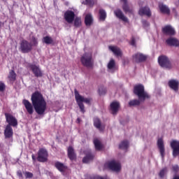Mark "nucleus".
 <instances>
[{
	"mask_svg": "<svg viewBox=\"0 0 179 179\" xmlns=\"http://www.w3.org/2000/svg\"><path fill=\"white\" fill-rule=\"evenodd\" d=\"M31 101L27 99H23L22 104L24 106L27 113H45L47 110V102L41 92L36 91L31 94Z\"/></svg>",
	"mask_w": 179,
	"mask_h": 179,
	"instance_id": "f257e3e1",
	"label": "nucleus"
},
{
	"mask_svg": "<svg viewBox=\"0 0 179 179\" xmlns=\"http://www.w3.org/2000/svg\"><path fill=\"white\" fill-rule=\"evenodd\" d=\"M134 93L138 97V101H145L146 99H150V96H149L147 92H145V87L143 85H136L134 87Z\"/></svg>",
	"mask_w": 179,
	"mask_h": 179,
	"instance_id": "f03ea898",
	"label": "nucleus"
},
{
	"mask_svg": "<svg viewBox=\"0 0 179 179\" xmlns=\"http://www.w3.org/2000/svg\"><path fill=\"white\" fill-rule=\"evenodd\" d=\"M74 95L76 101L80 109V111L85 113V105L83 103L89 104V103H90V99L85 98L83 96L79 94V92H78V90L76 89L74 90Z\"/></svg>",
	"mask_w": 179,
	"mask_h": 179,
	"instance_id": "7ed1b4c3",
	"label": "nucleus"
},
{
	"mask_svg": "<svg viewBox=\"0 0 179 179\" xmlns=\"http://www.w3.org/2000/svg\"><path fill=\"white\" fill-rule=\"evenodd\" d=\"M27 68L29 69V71H31L36 78H43V71L40 69V66L29 63Z\"/></svg>",
	"mask_w": 179,
	"mask_h": 179,
	"instance_id": "20e7f679",
	"label": "nucleus"
},
{
	"mask_svg": "<svg viewBox=\"0 0 179 179\" xmlns=\"http://www.w3.org/2000/svg\"><path fill=\"white\" fill-rule=\"evenodd\" d=\"M158 62L162 68H165L166 69H172L173 68L170 59L168 57H166V55H160V57H158Z\"/></svg>",
	"mask_w": 179,
	"mask_h": 179,
	"instance_id": "39448f33",
	"label": "nucleus"
},
{
	"mask_svg": "<svg viewBox=\"0 0 179 179\" xmlns=\"http://www.w3.org/2000/svg\"><path fill=\"white\" fill-rule=\"evenodd\" d=\"M32 50L31 43L27 40L24 39L20 42V51H21L22 54H29Z\"/></svg>",
	"mask_w": 179,
	"mask_h": 179,
	"instance_id": "423d86ee",
	"label": "nucleus"
},
{
	"mask_svg": "<svg viewBox=\"0 0 179 179\" xmlns=\"http://www.w3.org/2000/svg\"><path fill=\"white\" fill-rule=\"evenodd\" d=\"M106 166L112 170L113 171H120L122 169L121 163L120 162H116V160H110L106 163Z\"/></svg>",
	"mask_w": 179,
	"mask_h": 179,
	"instance_id": "0eeeda50",
	"label": "nucleus"
},
{
	"mask_svg": "<svg viewBox=\"0 0 179 179\" xmlns=\"http://www.w3.org/2000/svg\"><path fill=\"white\" fill-rule=\"evenodd\" d=\"M75 16V12L71 10H67L64 14V19L67 22V23L71 24V23H73Z\"/></svg>",
	"mask_w": 179,
	"mask_h": 179,
	"instance_id": "6e6552de",
	"label": "nucleus"
},
{
	"mask_svg": "<svg viewBox=\"0 0 179 179\" xmlns=\"http://www.w3.org/2000/svg\"><path fill=\"white\" fill-rule=\"evenodd\" d=\"M38 161L44 163V162H47L48 159V152L46 149H40L38 152Z\"/></svg>",
	"mask_w": 179,
	"mask_h": 179,
	"instance_id": "1a4fd4ad",
	"label": "nucleus"
},
{
	"mask_svg": "<svg viewBox=\"0 0 179 179\" xmlns=\"http://www.w3.org/2000/svg\"><path fill=\"white\" fill-rule=\"evenodd\" d=\"M171 148L173 150V156L176 157L179 155V141L173 139L171 142Z\"/></svg>",
	"mask_w": 179,
	"mask_h": 179,
	"instance_id": "9d476101",
	"label": "nucleus"
},
{
	"mask_svg": "<svg viewBox=\"0 0 179 179\" xmlns=\"http://www.w3.org/2000/svg\"><path fill=\"white\" fill-rule=\"evenodd\" d=\"M80 62L85 68L90 67V55L89 53H85L80 58Z\"/></svg>",
	"mask_w": 179,
	"mask_h": 179,
	"instance_id": "9b49d317",
	"label": "nucleus"
},
{
	"mask_svg": "<svg viewBox=\"0 0 179 179\" xmlns=\"http://www.w3.org/2000/svg\"><path fill=\"white\" fill-rule=\"evenodd\" d=\"M132 58H133V61H134L136 63L144 62L147 59L146 55H143V54H141L140 52H137L136 54H134Z\"/></svg>",
	"mask_w": 179,
	"mask_h": 179,
	"instance_id": "f8f14e48",
	"label": "nucleus"
},
{
	"mask_svg": "<svg viewBox=\"0 0 179 179\" xmlns=\"http://www.w3.org/2000/svg\"><path fill=\"white\" fill-rule=\"evenodd\" d=\"M114 15L120 19V20H122V22H125L126 23H128L129 19L126 16H124L122 10L121 9H117L114 11Z\"/></svg>",
	"mask_w": 179,
	"mask_h": 179,
	"instance_id": "ddd939ff",
	"label": "nucleus"
},
{
	"mask_svg": "<svg viewBox=\"0 0 179 179\" xmlns=\"http://www.w3.org/2000/svg\"><path fill=\"white\" fill-rule=\"evenodd\" d=\"M121 2H123L122 10L124 13H130L131 15L134 14V9H131V7H129L128 4V0H121Z\"/></svg>",
	"mask_w": 179,
	"mask_h": 179,
	"instance_id": "4468645a",
	"label": "nucleus"
},
{
	"mask_svg": "<svg viewBox=\"0 0 179 179\" xmlns=\"http://www.w3.org/2000/svg\"><path fill=\"white\" fill-rule=\"evenodd\" d=\"M162 31L166 36H174L176 34L174 29L172 27V26L169 25L164 26V27L162 28Z\"/></svg>",
	"mask_w": 179,
	"mask_h": 179,
	"instance_id": "2eb2a0df",
	"label": "nucleus"
},
{
	"mask_svg": "<svg viewBox=\"0 0 179 179\" xmlns=\"http://www.w3.org/2000/svg\"><path fill=\"white\" fill-rule=\"evenodd\" d=\"M6 121L8 125H12L13 127L17 126V120L13 116L9 113H5Z\"/></svg>",
	"mask_w": 179,
	"mask_h": 179,
	"instance_id": "dca6fc26",
	"label": "nucleus"
},
{
	"mask_svg": "<svg viewBox=\"0 0 179 179\" xmlns=\"http://www.w3.org/2000/svg\"><path fill=\"white\" fill-rule=\"evenodd\" d=\"M169 87L174 90L175 92H178L179 90V80H176V79H171L168 82Z\"/></svg>",
	"mask_w": 179,
	"mask_h": 179,
	"instance_id": "f3484780",
	"label": "nucleus"
},
{
	"mask_svg": "<svg viewBox=\"0 0 179 179\" xmlns=\"http://www.w3.org/2000/svg\"><path fill=\"white\" fill-rule=\"evenodd\" d=\"M157 146L159 148L160 155H161L162 159H164V157L165 156V148H164V141H163V139L162 138H159L158 139V141H157Z\"/></svg>",
	"mask_w": 179,
	"mask_h": 179,
	"instance_id": "a211bd4d",
	"label": "nucleus"
},
{
	"mask_svg": "<svg viewBox=\"0 0 179 179\" xmlns=\"http://www.w3.org/2000/svg\"><path fill=\"white\" fill-rule=\"evenodd\" d=\"M138 14L141 16H143V15H145L148 17H150V16H152V12H150V7H148V6H145V7H141Z\"/></svg>",
	"mask_w": 179,
	"mask_h": 179,
	"instance_id": "6ab92c4d",
	"label": "nucleus"
},
{
	"mask_svg": "<svg viewBox=\"0 0 179 179\" xmlns=\"http://www.w3.org/2000/svg\"><path fill=\"white\" fill-rule=\"evenodd\" d=\"M159 10L162 13H164V15H169L171 13V10L169 7L166 6V4H163V3H160L159 4Z\"/></svg>",
	"mask_w": 179,
	"mask_h": 179,
	"instance_id": "aec40b11",
	"label": "nucleus"
},
{
	"mask_svg": "<svg viewBox=\"0 0 179 179\" xmlns=\"http://www.w3.org/2000/svg\"><path fill=\"white\" fill-rule=\"evenodd\" d=\"M166 43V44H168V45H170L171 47H179V40L173 37L167 38Z\"/></svg>",
	"mask_w": 179,
	"mask_h": 179,
	"instance_id": "412c9836",
	"label": "nucleus"
},
{
	"mask_svg": "<svg viewBox=\"0 0 179 179\" xmlns=\"http://www.w3.org/2000/svg\"><path fill=\"white\" fill-rule=\"evenodd\" d=\"M110 108L113 113H117L120 108V103L119 101H112L110 104Z\"/></svg>",
	"mask_w": 179,
	"mask_h": 179,
	"instance_id": "4be33fe9",
	"label": "nucleus"
},
{
	"mask_svg": "<svg viewBox=\"0 0 179 179\" xmlns=\"http://www.w3.org/2000/svg\"><path fill=\"white\" fill-rule=\"evenodd\" d=\"M94 125L101 131H103L105 129V126L101 124V121L99 118L94 119Z\"/></svg>",
	"mask_w": 179,
	"mask_h": 179,
	"instance_id": "5701e85b",
	"label": "nucleus"
},
{
	"mask_svg": "<svg viewBox=\"0 0 179 179\" xmlns=\"http://www.w3.org/2000/svg\"><path fill=\"white\" fill-rule=\"evenodd\" d=\"M109 50H110V51H112V52H113V54L115 55H116L117 57H122V52L120 50V48H118V47H113L112 45H110L108 47Z\"/></svg>",
	"mask_w": 179,
	"mask_h": 179,
	"instance_id": "b1692460",
	"label": "nucleus"
},
{
	"mask_svg": "<svg viewBox=\"0 0 179 179\" xmlns=\"http://www.w3.org/2000/svg\"><path fill=\"white\" fill-rule=\"evenodd\" d=\"M4 135L6 138H12L13 136V130L10 125H7L4 131Z\"/></svg>",
	"mask_w": 179,
	"mask_h": 179,
	"instance_id": "393cba45",
	"label": "nucleus"
},
{
	"mask_svg": "<svg viewBox=\"0 0 179 179\" xmlns=\"http://www.w3.org/2000/svg\"><path fill=\"white\" fill-rule=\"evenodd\" d=\"M68 157H69L70 160L76 159V154L75 153V150H73V148L71 146L68 148Z\"/></svg>",
	"mask_w": 179,
	"mask_h": 179,
	"instance_id": "a878e982",
	"label": "nucleus"
},
{
	"mask_svg": "<svg viewBox=\"0 0 179 179\" xmlns=\"http://www.w3.org/2000/svg\"><path fill=\"white\" fill-rule=\"evenodd\" d=\"M55 166L60 173H64L66 170V166L59 162H55Z\"/></svg>",
	"mask_w": 179,
	"mask_h": 179,
	"instance_id": "bb28decb",
	"label": "nucleus"
},
{
	"mask_svg": "<svg viewBox=\"0 0 179 179\" xmlns=\"http://www.w3.org/2000/svg\"><path fill=\"white\" fill-rule=\"evenodd\" d=\"M94 145L95 149L96 150H102L103 145H102L101 141H99V139H98V138L94 139Z\"/></svg>",
	"mask_w": 179,
	"mask_h": 179,
	"instance_id": "cd10ccee",
	"label": "nucleus"
},
{
	"mask_svg": "<svg viewBox=\"0 0 179 179\" xmlns=\"http://www.w3.org/2000/svg\"><path fill=\"white\" fill-rule=\"evenodd\" d=\"M43 43L45 44H47L48 45H50V44H53L54 43V40L50 36H46L43 38L42 39Z\"/></svg>",
	"mask_w": 179,
	"mask_h": 179,
	"instance_id": "c85d7f7f",
	"label": "nucleus"
},
{
	"mask_svg": "<svg viewBox=\"0 0 179 179\" xmlns=\"http://www.w3.org/2000/svg\"><path fill=\"white\" fill-rule=\"evenodd\" d=\"M107 17V13L104 9H99V20L101 22H105Z\"/></svg>",
	"mask_w": 179,
	"mask_h": 179,
	"instance_id": "c756f323",
	"label": "nucleus"
},
{
	"mask_svg": "<svg viewBox=\"0 0 179 179\" xmlns=\"http://www.w3.org/2000/svg\"><path fill=\"white\" fill-rule=\"evenodd\" d=\"M16 73H15V70H11L9 72V75L8 76V78L9 79L10 82H15L16 80Z\"/></svg>",
	"mask_w": 179,
	"mask_h": 179,
	"instance_id": "7c9ffc66",
	"label": "nucleus"
},
{
	"mask_svg": "<svg viewBox=\"0 0 179 179\" xmlns=\"http://www.w3.org/2000/svg\"><path fill=\"white\" fill-rule=\"evenodd\" d=\"M129 146V141H122V142L119 145L120 149H128Z\"/></svg>",
	"mask_w": 179,
	"mask_h": 179,
	"instance_id": "2f4dec72",
	"label": "nucleus"
},
{
	"mask_svg": "<svg viewBox=\"0 0 179 179\" xmlns=\"http://www.w3.org/2000/svg\"><path fill=\"white\" fill-rule=\"evenodd\" d=\"M98 93L99 96H104L107 93V89L104 86H99L98 88Z\"/></svg>",
	"mask_w": 179,
	"mask_h": 179,
	"instance_id": "473e14b6",
	"label": "nucleus"
},
{
	"mask_svg": "<svg viewBox=\"0 0 179 179\" xmlns=\"http://www.w3.org/2000/svg\"><path fill=\"white\" fill-rule=\"evenodd\" d=\"M73 22L75 27H80V26H82V20L80 17H75Z\"/></svg>",
	"mask_w": 179,
	"mask_h": 179,
	"instance_id": "72a5a7b5",
	"label": "nucleus"
},
{
	"mask_svg": "<svg viewBox=\"0 0 179 179\" xmlns=\"http://www.w3.org/2000/svg\"><path fill=\"white\" fill-rule=\"evenodd\" d=\"M140 104H141V101H139V100H138L137 99H135L134 100H130V101H129V107L140 106Z\"/></svg>",
	"mask_w": 179,
	"mask_h": 179,
	"instance_id": "f704fd0d",
	"label": "nucleus"
},
{
	"mask_svg": "<svg viewBox=\"0 0 179 179\" xmlns=\"http://www.w3.org/2000/svg\"><path fill=\"white\" fill-rule=\"evenodd\" d=\"M30 44H31L32 48L37 47V45H38V39L36 38V36H32Z\"/></svg>",
	"mask_w": 179,
	"mask_h": 179,
	"instance_id": "c9c22d12",
	"label": "nucleus"
},
{
	"mask_svg": "<svg viewBox=\"0 0 179 179\" xmlns=\"http://www.w3.org/2000/svg\"><path fill=\"white\" fill-rule=\"evenodd\" d=\"M168 171V169L167 167H164V169H162V170H160L159 173V176L161 178H164L166 173H167Z\"/></svg>",
	"mask_w": 179,
	"mask_h": 179,
	"instance_id": "e433bc0d",
	"label": "nucleus"
},
{
	"mask_svg": "<svg viewBox=\"0 0 179 179\" xmlns=\"http://www.w3.org/2000/svg\"><path fill=\"white\" fill-rule=\"evenodd\" d=\"M115 66V59H110L108 64V69H113Z\"/></svg>",
	"mask_w": 179,
	"mask_h": 179,
	"instance_id": "4c0bfd02",
	"label": "nucleus"
},
{
	"mask_svg": "<svg viewBox=\"0 0 179 179\" xmlns=\"http://www.w3.org/2000/svg\"><path fill=\"white\" fill-rule=\"evenodd\" d=\"M86 26H90V14H87L85 18Z\"/></svg>",
	"mask_w": 179,
	"mask_h": 179,
	"instance_id": "58836bf2",
	"label": "nucleus"
},
{
	"mask_svg": "<svg viewBox=\"0 0 179 179\" xmlns=\"http://www.w3.org/2000/svg\"><path fill=\"white\" fill-rule=\"evenodd\" d=\"M91 179H92V177H91ZM93 179H110V177H108V176H94L93 177Z\"/></svg>",
	"mask_w": 179,
	"mask_h": 179,
	"instance_id": "ea45409f",
	"label": "nucleus"
},
{
	"mask_svg": "<svg viewBox=\"0 0 179 179\" xmlns=\"http://www.w3.org/2000/svg\"><path fill=\"white\" fill-rule=\"evenodd\" d=\"M86 156L83 159V162L84 163H89V162H90V154H85Z\"/></svg>",
	"mask_w": 179,
	"mask_h": 179,
	"instance_id": "a19ab883",
	"label": "nucleus"
},
{
	"mask_svg": "<svg viewBox=\"0 0 179 179\" xmlns=\"http://www.w3.org/2000/svg\"><path fill=\"white\" fill-rule=\"evenodd\" d=\"M25 178H33V173L31 172L25 171L24 173Z\"/></svg>",
	"mask_w": 179,
	"mask_h": 179,
	"instance_id": "79ce46f5",
	"label": "nucleus"
},
{
	"mask_svg": "<svg viewBox=\"0 0 179 179\" xmlns=\"http://www.w3.org/2000/svg\"><path fill=\"white\" fill-rule=\"evenodd\" d=\"M172 170L174 173H178L179 171V166L178 164H174L172 166Z\"/></svg>",
	"mask_w": 179,
	"mask_h": 179,
	"instance_id": "37998d69",
	"label": "nucleus"
},
{
	"mask_svg": "<svg viewBox=\"0 0 179 179\" xmlns=\"http://www.w3.org/2000/svg\"><path fill=\"white\" fill-rule=\"evenodd\" d=\"M6 89L5 84L3 83H0V92H4Z\"/></svg>",
	"mask_w": 179,
	"mask_h": 179,
	"instance_id": "c03bdc74",
	"label": "nucleus"
},
{
	"mask_svg": "<svg viewBox=\"0 0 179 179\" xmlns=\"http://www.w3.org/2000/svg\"><path fill=\"white\" fill-rule=\"evenodd\" d=\"M142 24L144 27H149L150 26V23L147 20H143Z\"/></svg>",
	"mask_w": 179,
	"mask_h": 179,
	"instance_id": "a18cd8bd",
	"label": "nucleus"
},
{
	"mask_svg": "<svg viewBox=\"0 0 179 179\" xmlns=\"http://www.w3.org/2000/svg\"><path fill=\"white\" fill-rule=\"evenodd\" d=\"M17 176L20 178H23V174L22 173V171H17Z\"/></svg>",
	"mask_w": 179,
	"mask_h": 179,
	"instance_id": "49530a36",
	"label": "nucleus"
},
{
	"mask_svg": "<svg viewBox=\"0 0 179 179\" xmlns=\"http://www.w3.org/2000/svg\"><path fill=\"white\" fill-rule=\"evenodd\" d=\"M41 117H44V113H38L36 118H41Z\"/></svg>",
	"mask_w": 179,
	"mask_h": 179,
	"instance_id": "de8ad7c7",
	"label": "nucleus"
},
{
	"mask_svg": "<svg viewBox=\"0 0 179 179\" xmlns=\"http://www.w3.org/2000/svg\"><path fill=\"white\" fill-rule=\"evenodd\" d=\"M130 44L131 45H136V38L134 37H132Z\"/></svg>",
	"mask_w": 179,
	"mask_h": 179,
	"instance_id": "09e8293b",
	"label": "nucleus"
},
{
	"mask_svg": "<svg viewBox=\"0 0 179 179\" xmlns=\"http://www.w3.org/2000/svg\"><path fill=\"white\" fill-rule=\"evenodd\" d=\"M95 3H97V0H91V8L92 6H94Z\"/></svg>",
	"mask_w": 179,
	"mask_h": 179,
	"instance_id": "8fccbe9b",
	"label": "nucleus"
},
{
	"mask_svg": "<svg viewBox=\"0 0 179 179\" xmlns=\"http://www.w3.org/2000/svg\"><path fill=\"white\" fill-rule=\"evenodd\" d=\"M3 26H5V23L0 21V29H2V27H3Z\"/></svg>",
	"mask_w": 179,
	"mask_h": 179,
	"instance_id": "3c124183",
	"label": "nucleus"
},
{
	"mask_svg": "<svg viewBox=\"0 0 179 179\" xmlns=\"http://www.w3.org/2000/svg\"><path fill=\"white\" fill-rule=\"evenodd\" d=\"M31 157H32V160H34V162L36 161V157L34 156V154L31 155Z\"/></svg>",
	"mask_w": 179,
	"mask_h": 179,
	"instance_id": "603ef678",
	"label": "nucleus"
},
{
	"mask_svg": "<svg viewBox=\"0 0 179 179\" xmlns=\"http://www.w3.org/2000/svg\"><path fill=\"white\" fill-rule=\"evenodd\" d=\"M77 122L78 124H80V118L78 117Z\"/></svg>",
	"mask_w": 179,
	"mask_h": 179,
	"instance_id": "864d4df0",
	"label": "nucleus"
},
{
	"mask_svg": "<svg viewBox=\"0 0 179 179\" xmlns=\"http://www.w3.org/2000/svg\"><path fill=\"white\" fill-rule=\"evenodd\" d=\"M173 179H179V176H175Z\"/></svg>",
	"mask_w": 179,
	"mask_h": 179,
	"instance_id": "5fc2aeb1",
	"label": "nucleus"
},
{
	"mask_svg": "<svg viewBox=\"0 0 179 179\" xmlns=\"http://www.w3.org/2000/svg\"><path fill=\"white\" fill-rule=\"evenodd\" d=\"M94 156L91 153V161L94 159Z\"/></svg>",
	"mask_w": 179,
	"mask_h": 179,
	"instance_id": "6e6d98bb",
	"label": "nucleus"
},
{
	"mask_svg": "<svg viewBox=\"0 0 179 179\" xmlns=\"http://www.w3.org/2000/svg\"><path fill=\"white\" fill-rule=\"evenodd\" d=\"M92 23H93V17H92V15H91V25Z\"/></svg>",
	"mask_w": 179,
	"mask_h": 179,
	"instance_id": "4d7b16f0",
	"label": "nucleus"
},
{
	"mask_svg": "<svg viewBox=\"0 0 179 179\" xmlns=\"http://www.w3.org/2000/svg\"><path fill=\"white\" fill-rule=\"evenodd\" d=\"M92 58H91V68H92Z\"/></svg>",
	"mask_w": 179,
	"mask_h": 179,
	"instance_id": "13d9d810",
	"label": "nucleus"
},
{
	"mask_svg": "<svg viewBox=\"0 0 179 179\" xmlns=\"http://www.w3.org/2000/svg\"><path fill=\"white\" fill-rule=\"evenodd\" d=\"M173 12H176V9H173Z\"/></svg>",
	"mask_w": 179,
	"mask_h": 179,
	"instance_id": "bf43d9fd",
	"label": "nucleus"
},
{
	"mask_svg": "<svg viewBox=\"0 0 179 179\" xmlns=\"http://www.w3.org/2000/svg\"><path fill=\"white\" fill-rule=\"evenodd\" d=\"M115 114H117V113H113V115H115Z\"/></svg>",
	"mask_w": 179,
	"mask_h": 179,
	"instance_id": "052dcab7",
	"label": "nucleus"
},
{
	"mask_svg": "<svg viewBox=\"0 0 179 179\" xmlns=\"http://www.w3.org/2000/svg\"><path fill=\"white\" fill-rule=\"evenodd\" d=\"M87 3L89 5V1H87Z\"/></svg>",
	"mask_w": 179,
	"mask_h": 179,
	"instance_id": "680f3d73",
	"label": "nucleus"
},
{
	"mask_svg": "<svg viewBox=\"0 0 179 179\" xmlns=\"http://www.w3.org/2000/svg\"><path fill=\"white\" fill-rule=\"evenodd\" d=\"M178 2H179V0H178Z\"/></svg>",
	"mask_w": 179,
	"mask_h": 179,
	"instance_id": "e2e57ef3",
	"label": "nucleus"
}]
</instances>
